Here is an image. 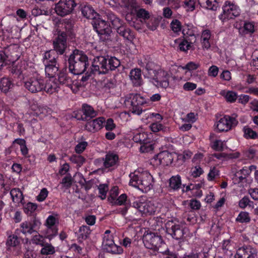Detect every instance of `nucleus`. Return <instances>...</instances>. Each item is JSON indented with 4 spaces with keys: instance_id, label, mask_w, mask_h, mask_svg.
Masks as SVG:
<instances>
[{
    "instance_id": "obj_59",
    "label": "nucleus",
    "mask_w": 258,
    "mask_h": 258,
    "mask_svg": "<svg viewBox=\"0 0 258 258\" xmlns=\"http://www.w3.org/2000/svg\"><path fill=\"white\" fill-rule=\"evenodd\" d=\"M219 170L215 167H211L207 176L208 180H213L219 175Z\"/></svg>"
},
{
    "instance_id": "obj_7",
    "label": "nucleus",
    "mask_w": 258,
    "mask_h": 258,
    "mask_svg": "<svg viewBox=\"0 0 258 258\" xmlns=\"http://www.w3.org/2000/svg\"><path fill=\"white\" fill-rule=\"evenodd\" d=\"M240 14V10L236 5L229 2H226L223 7L222 12L219 16V18L223 22L232 19Z\"/></svg>"
},
{
    "instance_id": "obj_30",
    "label": "nucleus",
    "mask_w": 258,
    "mask_h": 258,
    "mask_svg": "<svg viewBox=\"0 0 258 258\" xmlns=\"http://www.w3.org/2000/svg\"><path fill=\"white\" fill-rule=\"evenodd\" d=\"M211 32L209 30H205L203 31L201 41L202 44V47L205 49H208L210 47L211 44L210 42V39L211 38Z\"/></svg>"
},
{
    "instance_id": "obj_32",
    "label": "nucleus",
    "mask_w": 258,
    "mask_h": 258,
    "mask_svg": "<svg viewBox=\"0 0 258 258\" xmlns=\"http://www.w3.org/2000/svg\"><path fill=\"white\" fill-rule=\"evenodd\" d=\"M181 186V177L178 175L172 176L169 179V187L174 190L179 189Z\"/></svg>"
},
{
    "instance_id": "obj_61",
    "label": "nucleus",
    "mask_w": 258,
    "mask_h": 258,
    "mask_svg": "<svg viewBox=\"0 0 258 258\" xmlns=\"http://www.w3.org/2000/svg\"><path fill=\"white\" fill-rule=\"evenodd\" d=\"M73 183V179L71 175L65 176L61 182L62 186L66 188H69L71 187Z\"/></svg>"
},
{
    "instance_id": "obj_2",
    "label": "nucleus",
    "mask_w": 258,
    "mask_h": 258,
    "mask_svg": "<svg viewBox=\"0 0 258 258\" xmlns=\"http://www.w3.org/2000/svg\"><path fill=\"white\" fill-rule=\"evenodd\" d=\"M130 178L129 184L143 192H148L153 187L154 180L152 176L143 169L139 168L131 173Z\"/></svg>"
},
{
    "instance_id": "obj_58",
    "label": "nucleus",
    "mask_w": 258,
    "mask_h": 258,
    "mask_svg": "<svg viewBox=\"0 0 258 258\" xmlns=\"http://www.w3.org/2000/svg\"><path fill=\"white\" fill-rule=\"evenodd\" d=\"M71 161L81 166L84 162L85 159L80 155H73L70 158Z\"/></svg>"
},
{
    "instance_id": "obj_39",
    "label": "nucleus",
    "mask_w": 258,
    "mask_h": 258,
    "mask_svg": "<svg viewBox=\"0 0 258 258\" xmlns=\"http://www.w3.org/2000/svg\"><path fill=\"white\" fill-rule=\"evenodd\" d=\"M171 30L176 34H179L182 30L181 22L177 19L173 20L170 24Z\"/></svg>"
},
{
    "instance_id": "obj_44",
    "label": "nucleus",
    "mask_w": 258,
    "mask_h": 258,
    "mask_svg": "<svg viewBox=\"0 0 258 258\" xmlns=\"http://www.w3.org/2000/svg\"><path fill=\"white\" fill-rule=\"evenodd\" d=\"M150 139H148L145 142L143 143L140 147V151L142 152H149L154 149L153 144L150 142Z\"/></svg>"
},
{
    "instance_id": "obj_15",
    "label": "nucleus",
    "mask_w": 258,
    "mask_h": 258,
    "mask_svg": "<svg viewBox=\"0 0 258 258\" xmlns=\"http://www.w3.org/2000/svg\"><path fill=\"white\" fill-rule=\"evenodd\" d=\"M234 257L258 258V251L256 248L250 245H244L237 249Z\"/></svg>"
},
{
    "instance_id": "obj_63",
    "label": "nucleus",
    "mask_w": 258,
    "mask_h": 258,
    "mask_svg": "<svg viewBox=\"0 0 258 258\" xmlns=\"http://www.w3.org/2000/svg\"><path fill=\"white\" fill-rule=\"evenodd\" d=\"M219 68L215 65L211 66L208 71V75L209 77H216L218 74Z\"/></svg>"
},
{
    "instance_id": "obj_18",
    "label": "nucleus",
    "mask_w": 258,
    "mask_h": 258,
    "mask_svg": "<svg viewBox=\"0 0 258 258\" xmlns=\"http://www.w3.org/2000/svg\"><path fill=\"white\" fill-rule=\"evenodd\" d=\"M53 47L54 50L60 54H63L67 46V35L66 33L61 32L53 41Z\"/></svg>"
},
{
    "instance_id": "obj_11",
    "label": "nucleus",
    "mask_w": 258,
    "mask_h": 258,
    "mask_svg": "<svg viewBox=\"0 0 258 258\" xmlns=\"http://www.w3.org/2000/svg\"><path fill=\"white\" fill-rule=\"evenodd\" d=\"M94 29L100 36L102 39H108L112 32L111 28L105 21L100 18L96 19L92 21Z\"/></svg>"
},
{
    "instance_id": "obj_38",
    "label": "nucleus",
    "mask_w": 258,
    "mask_h": 258,
    "mask_svg": "<svg viewBox=\"0 0 258 258\" xmlns=\"http://www.w3.org/2000/svg\"><path fill=\"white\" fill-rule=\"evenodd\" d=\"M120 65V61L115 57L107 60V73L109 70H114Z\"/></svg>"
},
{
    "instance_id": "obj_49",
    "label": "nucleus",
    "mask_w": 258,
    "mask_h": 258,
    "mask_svg": "<svg viewBox=\"0 0 258 258\" xmlns=\"http://www.w3.org/2000/svg\"><path fill=\"white\" fill-rule=\"evenodd\" d=\"M118 194V188L117 186H113L109 191L108 201L113 204L117 199Z\"/></svg>"
},
{
    "instance_id": "obj_24",
    "label": "nucleus",
    "mask_w": 258,
    "mask_h": 258,
    "mask_svg": "<svg viewBox=\"0 0 258 258\" xmlns=\"http://www.w3.org/2000/svg\"><path fill=\"white\" fill-rule=\"evenodd\" d=\"M130 77L135 86H140L142 84V74L140 69L132 70L130 74Z\"/></svg>"
},
{
    "instance_id": "obj_37",
    "label": "nucleus",
    "mask_w": 258,
    "mask_h": 258,
    "mask_svg": "<svg viewBox=\"0 0 258 258\" xmlns=\"http://www.w3.org/2000/svg\"><path fill=\"white\" fill-rule=\"evenodd\" d=\"M19 243L20 241L18 236L16 235L12 234L8 236L6 242V245L8 248L10 249L11 247H16Z\"/></svg>"
},
{
    "instance_id": "obj_51",
    "label": "nucleus",
    "mask_w": 258,
    "mask_h": 258,
    "mask_svg": "<svg viewBox=\"0 0 258 258\" xmlns=\"http://www.w3.org/2000/svg\"><path fill=\"white\" fill-rule=\"evenodd\" d=\"M151 130L154 133L158 132L160 131L164 132L167 130V128L164 127L163 124L158 122H155L151 123L150 125Z\"/></svg>"
},
{
    "instance_id": "obj_52",
    "label": "nucleus",
    "mask_w": 258,
    "mask_h": 258,
    "mask_svg": "<svg viewBox=\"0 0 258 258\" xmlns=\"http://www.w3.org/2000/svg\"><path fill=\"white\" fill-rule=\"evenodd\" d=\"M133 139L136 142H139L141 144L148 139V134L146 133H140L134 136Z\"/></svg>"
},
{
    "instance_id": "obj_5",
    "label": "nucleus",
    "mask_w": 258,
    "mask_h": 258,
    "mask_svg": "<svg viewBox=\"0 0 258 258\" xmlns=\"http://www.w3.org/2000/svg\"><path fill=\"white\" fill-rule=\"evenodd\" d=\"M124 102L133 113L140 115L143 112L142 106L146 103V100L139 94H130L125 97Z\"/></svg>"
},
{
    "instance_id": "obj_10",
    "label": "nucleus",
    "mask_w": 258,
    "mask_h": 258,
    "mask_svg": "<svg viewBox=\"0 0 258 258\" xmlns=\"http://www.w3.org/2000/svg\"><path fill=\"white\" fill-rule=\"evenodd\" d=\"M176 157V154L165 151L155 155L151 159V163L157 166L160 165L167 166L171 164Z\"/></svg>"
},
{
    "instance_id": "obj_33",
    "label": "nucleus",
    "mask_w": 258,
    "mask_h": 258,
    "mask_svg": "<svg viewBox=\"0 0 258 258\" xmlns=\"http://www.w3.org/2000/svg\"><path fill=\"white\" fill-rule=\"evenodd\" d=\"M10 194L14 202L16 204L22 203L23 196L22 191L19 188H13L11 190Z\"/></svg>"
},
{
    "instance_id": "obj_40",
    "label": "nucleus",
    "mask_w": 258,
    "mask_h": 258,
    "mask_svg": "<svg viewBox=\"0 0 258 258\" xmlns=\"http://www.w3.org/2000/svg\"><path fill=\"white\" fill-rule=\"evenodd\" d=\"M243 130L244 137L246 139H255L258 138V133L253 131L251 128L245 126Z\"/></svg>"
},
{
    "instance_id": "obj_8",
    "label": "nucleus",
    "mask_w": 258,
    "mask_h": 258,
    "mask_svg": "<svg viewBox=\"0 0 258 258\" xmlns=\"http://www.w3.org/2000/svg\"><path fill=\"white\" fill-rule=\"evenodd\" d=\"M143 241L146 247L153 249L160 247L162 242V239L160 236L150 231H146L144 233Z\"/></svg>"
},
{
    "instance_id": "obj_12",
    "label": "nucleus",
    "mask_w": 258,
    "mask_h": 258,
    "mask_svg": "<svg viewBox=\"0 0 258 258\" xmlns=\"http://www.w3.org/2000/svg\"><path fill=\"white\" fill-rule=\"evenodd\" d=\"M237 120L233 117L225 115L215 123V129L218 132H227L235 126Z\"/></svg>"
},
{
    "instance_id": "obj_45",
    "label": "nucleus",
    "mask_w": 258,
    "mask_h": 258,
    "mask_svg": "<svg viewBox=\"0 0 258 258\" xmlns=\"http://www.w3.org/2000/svg\"><path fill=\"white\" fill-rule=\"evenodd\" d=\"M21 231L24 234H32L33 233L32 228L30 221H25L21 224Z\"/></svg>"
},
{
    "instance_id": "obj_27",
    "label": "nucleus",
    "mask_w": 258,
    "mask_h": 258,
    "mask_svg": "<svg viewBox=\"0 0 258 258\" xmlns=\"http://www.w3.org/2000/svg\"><path fill=\"white\" fill-rule=\"evenodd\" d=\"M31 109L33 111L34 115L37 116H45L47 113V109L42 105H38L37 103H33L30 105Z\"/></svg>"
},
{
    "instance_id": "obj_14",
    "label": "nucleus",
    "mask_w": 258,
    "mask_h": 258,
    "mask_svg": "<svg viewBox=\"0 0 258 258\" xmlns=\"http://www.w3.org/2000/svg\"><path fill=\"white\" fill-rule=\"evenodd\" d=\"M91 72L94 74H104L107 73V59L102 56L94 58Z\"/></svg>"
},
{
    "instance_id": "obj_43",
    "label": "nucleus",
    "mask_w": 258,
    "mask_h": 258,
    "mask_svg": "<svg viewBox=\"0 0 258 258\" xmlns=\"http://www.w3.org/2000/svg\"><path fill=\"white\" fill-rule=\"evenodd\" d=\"M250 221L249 213L246 212H241L236 218V221L239 223H248Z\"/></svg>"
},
{
    "instance_id": "obj_13",
    "label": "nucleus",
    "mask_w": 258,
    "mask_h": 258,
    "mask_svg": "<svg viewBox=\"0 0 258 258\" xmlns=\"http://www.w3.org/2000/svg\"><path fill=\"white\" fill-rule=\"evenodd\" d=\"M58 223V220L56 216L49 215L46 219L45 225L47 230L45 234V237L52 239L57 234L58 229L56 228V224Z\"/></svg>"
},
{
    "instance_id": "obj_1",
    "label": "nucleus",
    "mask_w": 258,
    "mask_h": 258,
    "mask_svg": "<svg viewBox=\"0 0 258 258\" xmlns=\"http://www.w3.org/2000/svg\"><path fill=\"white\" fill-rule=\"evenodd\" d=\"M139 64L145 67L148 77L153 81V83L158 87L167 88L169 85V79L171 74L163 70L161 67L155 63L151 58L147 56L141 60Z\"/></svg>"
},
{
    "instance_id": "obj_9",
    "label": "nucleus",
    "mask_w": 258,
    "mask_h": 258,
    "mask_svg": "<svg viewBox=\"0 0 258 258\" xmlns=\"http://www.w3.org/2000/svg\"><path fill=\"white\" fill-rule=\"evenodd\" d=\"M76 6L75 0H59L55 5V11L58 15L64 17L70 14Z\"/></svg>"
},
{
    "instance_id": "obj_23",
    "label": "nucleus",
    "mask_w": 258,
    "mask_h": 258,
    "mask_svg": "<svg viewBox=\"0 0 258 258\" xmlns=\"http://www.w3.org/2000/svg\"><path fill=\"white\" fill-rule=\"evenodd\" d=\"M43 90L47 93L52 94L57 91L58 84L54 81V78H49L46 81H44Z\"/></svg>"
},
{
    "instance_id": "obj_60",
    "label": "nucleus",
    "mask_w": 258,
    "mask_h": 258,
    "mask_svg": "<svg viewBox=\"0 0 258 258\" xmlns=\"http://www.w3.org/2000/svg\"><path fill=\"white\" fill-rule=\"evenodd\" d=\"M88 146V143L86 141H82L79 143L75 147V151L76 153L80 154L82 153Z\"/></svg>"
},
{
    "instance_id": "obj_62",
    "label": "nucleus",
    "mask_w": 258,
    "mask_h": 258,
    "mask_svg": "<svg viewBox=\"0 0 258 258\" xmlns=\"http://www.w3.org/2000/svg\"><path fill=\"white\" fill-rule=\"evenodd\" d=\"M48 191L46 188H42L39 195L37 196L36 199L39 202H43L48 196Z\"/></svg>"
},
{
    "instance_id": "obj_54",
    "label": "nucleus",
    "mask_w": 258,
    "mask_h": 258,
    "mask_svg": "<svg viewBox=\"0 0 258 258\" xmlns=\"http://www.w3.org/2000/svg\"><path fill=\"white\" fill-rule=\"evenodd\" d=\"M136 14L139 18H141L144 20L148 19L150 16L149 12L144 9H139L137 10Z\"/></svg>"
},
{
    "instance_id": "obj_47",
    "label": "nucleus",
    "mask_w": 258,
    "mask_h": 258,
    "mask_svg": "<svg viewBox=\"0 0 258 258\" xmlns=\"http://www.w3.org/2000/svg\"><path fill=\"white\" fill-rule=\"evenodd\" d=\"M176 42L178 43V48L181 51H186L191 47V44L186 40L178 39L176 40Z\"/></svg>"
},
{
    "instance_id": "obj_17",
    "label": "nucleus",
    "mask_w": 258,
    "mask_h": 258,
    "mask_svg": "<svg viewBox=\"0 0 258 258\" xmlns=\"http://www.w3.org/2000/svg\"><path fill=\"white\" fill-rule=\"evenodd\" d=\"M102 245L109 252L120 253L122 252L121 247L115 244L112 235H104Z\"/></svg>"
},
{
    "instance_id": "obj_26",
    "label": "nucleus",
    "mask_w": 258,
    "mask_h": 258,
    "mask_svg": "<svg viewBox=\"0 0 258 258\" xmlns=\"http://www.w3.org/2000/svg\"><path fill=\"white\" fill-rule=\"evenodd\" d=\"M81 12L84 17L87 19H93V20L96 19L97 16L93 8L90 6H84L81 8Z\"/></svg>"
},
{
    "instance_id": "obj_31",
    "label": "nucleus",
    "mask_w": 258,
    "mask_h": 258,
    "mask_svg": "<svg viewBox=\"0 0 258 258\" xmlns=\"http://www.w3.org/2000/svg\"><path fill=\"white\" fill-rule=\"evenodd\" d=\"M108 20L110 22L112 26L116 29L117 31L118 29L122 27L124 25L123 23L118 17L112 13H108Z\"/></svg>"
},
{
    "instance_id": "obj_50",
    "label": "nucleus",
    "mask_w": 258,
    "mask_h": 258,
    "mask_svg": "<svg viewBox=\"0 0 258 258\" xmlns=\"http://www.w3.org/2000/svg\"><path fill=\"white\" fill-rule=\"evenodd\" d=\"M197 29L192 25H187L186 28H184L182 30V33L184 35L189 36H194L197 33Z\"/></svg>"
},
{
    "instance_id": "obj_35",
    "label": "nucleus",
    "mask_w": 258,
    "mask_h": 258,
    "mask_svg": "<svg viewBox=\"0 0 258 258\" xmlns=\"http://www.w3.org/2000/svg\"><path fill=\"white\" fill-rule=\"evenodd\" d=\"M45 66L46 75H47L49 78H54V77L58 71V67L56 66V63L45 64Z\"/></svg>"
},
{
    "instance_id": "obj_64",
    "label": "nucleus",
    "mask_w": 258,
    "mask_h": 258,
    "mask_svg": "<svg viewBox=\"0 0 258 258\" xmlns=\"http://www.w3.org/2000/svg\"><path fill=\"white\" fill-rule=\"evenodd\" d=\"M200 65L199 63H196L192 61H190L187 63L185 66L182 67L181 68L183 70H187L189 71H194L196 70L199 67Z\"/></svg>"
},
{
    "instance_id": "obj_57",
    "label": "nucleus",
    "mask_w": 258,
    "mask_h": 258,
    "mask_svg": "<svg viewBox=\"0 0 258 258\" xmlns=\"http://www.w3.org/2000/svg\"><path fill=\"white\" fill-rule=\"evenodd\" d=\"M182 121L184 122L192 123L197 120L196 115L192 112L187 114L182 118Z\"/></svg>"
},
{
    "instance_id": "obj_41",
    "label": "nucleus",
    "mask_w": 258,
    "mask_h": 258,
    "mask_svg": "<svg viewBox=\"0 0 258 258\" xmlns=\"http://www.w3.org/2000/svg\"><path fill=\"white\" fill-rule=\"evenodd\" d=\"M98 197L101 200H104L106 198V195L108 191V185L107 184H100L98 186Z\"/></svg>"
},
{
    "instance_id": "obj_21",
    "label": "nucleus",
    "mask_w": 258,
    "mask_h": 258,
    "mask_svg": "<svg viewBox=\"0 0 258 258\" xmlns=\"http://www.w3.org/2000/svg\"><path fill=\"white\" fill-rule=\"evenodd\" d=\"M82 111L83 115L82 116L83 120H87L89 118L95 117L97 115V112L90 105L84 104L82 105Z\"/></svg>"
},
{
    "instance_id": "obj_4",
    "label": "nucleus",
    "mask_w": 258,
    "mask_h": 258,
    "mask_svg": "<svg viewBox=\"0 0 258 258\" xmlns=\"http://www.w3.org/2000/svg\"><path fill=\"white\" fill-rule=\"evenodd\" d=\"M167 233L176 240H183L188 234V229L182 223L175 220H169L165 224Z\"/></svg>"
},
{
    "instance_id": "obj_36",
    "label": "nucleus",
    "mask_w": 258,
    "mask_h": 258,
    "mask_svg": "<svg viewBox=\"0 0 258 258\" xmlns=\"http://www.w3.org/2000/svg\"><path fill=\"white\" fill-rule=\"evenodd\" d=\"M43 60L44 65L56 63L54 51L50 50L46 52L44 54Z\"/></svg>"
},
{
    "instance_id": "obj_53",
    "label": "nucleus",
    "mask_w": 258,
    "mask_h": 258,
    "mask_svg": "<svg viewBox=\"0 0 258 258\" xmlns=\"http://www.w3.org/2000/svg\"><path fill=\"white\" fill-rule=\"evenodd\" d=\"M238 153H236V155L230 154H226L225 153H218V154H215L213 155L214 157H215L216 158L220 160H224V159H232V158H235L238 157Z\"/></svg>"
},
{
    "instance_id": "obj_16",
    "label": "nucleus",
    "mask_w": 258,
    "mask_h": 258,
    "mask_svg": "<svg viewBox=\"0 0 258 258\" xmlns=\"http://www.w3.org/2000/svg\"><path fill=\"white\" fill-rule=\"evenodd\" d=\"M133 207L137 209L142 215H151L155 212V207L149 201L135 202L133 203Z\"/></svg>"
},
{
    "instance_id": "obj_55",
    "label": "nucleus",
    "mask_w": 258,
    "mask_h": 258,
    "mask_svg": "<svg viewBox=\"0 0 258 258\" xmlns=\"http://www.w3.org/2000/svg\"><path fill=\"white\" fill-rule=\"evenodd\" d=\"M37 208L36 204L32 203H27L24 208V212L27 214L34 212Z\"/></svg>"
},
{
    "instance_id": "obj_48",
    "label": "nucleus",
    "mask_w": 258,
    "mask_h": 258,
    "mask_svg": "<svg viewBox=\"0 0 258 258\" xmlns=\"http://www.w3.org/2000/svg\"><path fill=\"white\" fill-rule=\"evenodd\" d=\"M225 141L220 140H216L212 142L211 147L212 149L216 151H222L225 147Z\"/></svg>"
},
{
    "instance_id": "obj_42",
    "label": "nucleus",
    "mask_w": 258,
    "mask_h": 258,
    "mask_svg": "<svg viewBox=\"0 0 258 258\" xmlns=\"http://www.w3.org/2000/svg\"><path fill=\"white\" fill-rule=\"evenodd\" d=\"M90 234V230L89 227L86 226H81L79 230L78 238L80 240L86 239Z\"/></svg>"
},
{
    "instance_id": "obj_20",
    "label": "nucleus",
    "mask_w": 258,
    "mask_h": 258,
    "mask_svg": "<svg viewBox=\"0 0 258 258\" xmlns=\"http://www.w3.org/2000/svg\"><path fill=\"white\" fill-rule=\"evenodd\" d=\"M256 26L253 22H245L243 25L239 28V33L241 35H251L254 33Z\"/></svg>"
},
{
    "instance_id": "obj_3",
    "label": "nucleus",
    "mask_w": 258,
    "mask_h": 258,
    "mask_svg": "<svg viewBox=\"0 0 258 258\" xmlns=\"http://www.w3.org/2000/svg\"><path fill=\"white\" fill-rule=\"evenodd\" d=\"M69 62L70 71L76 75L83 73L88 66L87 56L82 51L78 49L74 50L70 55Z\"/></svg>"
},
{
    "instance_id": "obj_56",
    "label": "nucleus",
    "mask_w": 258,
    "mask_h": 258,
    "mask_svg": "<svg viewBox=\"0 0 258 258\" xmlns=\"http://www.w3.org/2000/svg\"><path fill=\"white\" fill-rule=\"evenodd\" d=\"M203 173L204 170L199 165L196 166L191 169V175L195 178L199 177Z\"/></svg>"
},
{
    "instance_id": "obj_6",
    "label": "nucleus",
    "mask_w": 258,
    "mask_h": 258,
    "mask_svg": "<svg viewBox=\"0 0 258 258\" xmlns=\"http://www.w3.org/2000/svg\"><path fill=\"white\" fill-rule=\"evenodd\" d=\"M26 89L32 93L40 92L43 90L44 79L39 75L35 74L27 78L24 82Z\"/></svg>"
},
{
    "instance_id": "obj_46",
    "label": "nucleus",
    "mask_w": 258,
    "mask_h": 258,
    "mask_svg": "<svg viewBox=\"0 0 258 258\" xmlns=\"http://www.w3.org/2000/svg\"><path fill=\"white\" fill-rule=\"evenodd\" d=\"M42 248L41 250V253L44 255L52 254L55 252L54 247L50 244H43Z\"/></svg>"
},
{
    "instance_id": "obj_19",
    "label": "nucleus",
    "mask_w": 258,
    "mask_h": 258,
    "mask_svg": "<svg viewBox=\"0 0 258 258\" xmlns=\"http://www.w3.org/2000/svg\"><path fill=\"white\" fill-rule=\"evenodd\" d=\"M105 122V118L99 117L87 122L85 128L89 132L95 133L102 128Z\"/></svg>"
},
{
    "instance_id": "obj_29",
    "label": "nucleus",
    "mask_w": 258,
    "mask_h": 258,
    "mask_svg": "<svg viewBox=\"0 0 258 258\" xmlns=\"http://www.w3.org/2000/svg\"><path fill=\"white\" fill-rule=\"evenodd\" d=\"M200 6L205 9L216 10L218 6L217 0H198Z\"/></svg>"
},
{
    "instance_id": "obj_22",
    "label": "nucleus",
    "mask_w": 258,
    "mask_h": 258,
    "mask_svg": "<svg viewBox=\"0 0 258 258\" xmlns=\"http://www.w3.org/2000/svg\"><path fill=\"white\" fill-rule=\"evenodd\" d=\"M219 94L229 103L235 102L238 98L237 93L232 90H222L220 91Z\"/></svg>"
},
{
    "instance_id": "obj_25",
    "label": "nucleus",
    "mask_w": 258,
    "mask_h": 258,
    "mask_svg": "<svg viewBox=\"0 0 258 258\" xmlns=\"http://www.w3.org/2000/svg\"><path fill=\"white\" fill-rule=\"evenodd\" d=\"M118 34L123 37L124 39L134 43L133 41L135 38V35L133 32L128 28H126L125 26L118 29L117 31Z\"/></svg>"
},
{
    "instance_id": "obj_28",
    "label": "nucleus",
    "mask_w": 258,
    "mask_h": 258,
    "mask_svg": "<svg viewBox=\"0 0 258 258\" xmlns=\"http://www.w3.org/2000/svg\"><path fill=\"white\" fill-rule=\"evenodd\" d=\"M118 159V156L116 154L108 153L105 156L103 165L105 168L112 167L116 164Z\"/></svg>"
},
{
    "instance_id": "obj_34",
    "label": "nucleus",
    "mask_w": 258,
    "mask_h": 258,
    "mask_svg": "<svg viewBox=\"0 0 258 258\" xmlns=\"http://www.w3.org/2000/svg\"><path fill=\"white\" fill-rule=\"evenodd\" d=\"M13 86L11 81L7 78H3L0 80V89L2 91L7 93Z\"/></svg>"
}]
</instances>
